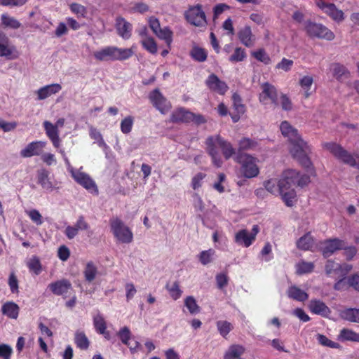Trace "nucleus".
Masks as SVG:
<instances>
[{
    "instance_id": "obj_32",
    "label": "nucleus",
    "mask_w": 359,
    "mask_h": 359,
    "mask_svg": "<svg viewBox=\"0 0 359 359\" xmlns=\"http://www.w3.org/2000/svg\"><path fill=\"white\" fill-rule=\"evenodd\" d=\"M1 24L4 28L11 29H18L22 26L21 22L18 20L8 13L1 14Z\"/></svg>"
},
{
    "instance_id": "obj_3",
    "label": "nucleus",
    "mask_w": 359,
    "mask_h": 359,
    "mask_svg": "<svg viewBox=\"0 0 359 359\" xmlns=\"http://www.w3.org/2000/svg\"><path fill=\"white\" fill-rule=\"evenodd\" d=\"M205 150L210 156L212 164L217 168H220L223 164L219 149H221L226 160L229 159L235 154V149L232 144L219 135L208 137L205 140Z\"/></svg>"
},
{
    "instance_id": "obj_57",
    "label": "nucleus",
    "mask_w": 359,
    "mask_h": 359,
    "mask_svg": "<svg viewBox=\"0 0 359 359\" xmlns=\"http://www.w3.org/2000/svg\"><path fill=\"white\" fill-rule=\"evenodd\" d=\"M316 339H317L318 343L320 344L322 346H327V347H330V348H338V346H339V344L337 343L330 340L325 335L318 334L316 335Z\"/></svg>"
},
{
    "instance_id": "obj_35",
    "label": "nucleus",
    "mask_w": 359,
    "mask_h": 359,
    "mask_svg": "<svg viewBox=\"0 0 359 359\" xmlns=\"http://www.w3.org/2000/svg\"><path fill=\"white\" fill-rule=\"evenodd\" d=\"M239 150H259L260 141L257 140L250 139L248 137L242 138L238 142Z\"/></svg>"
},
{
    "instance_id": "obj_58",
    "label": "nucleus",
    "mask_w": 359,
    "mask_h": 359,
    "mask_svg": "<svg viewBox=\"0 0 359 359\" xmlns=\"http://www.w3.org/2000/svg\"><path fill=\"white\" fill-rule=\"evenodd\" d=\"M125 290L128 302L130 301L137 293V289L133 283H127L125 285Z\"/></svg>"
},
{
    "instance_id": "obj_15",
    "label": "nucleus",
    "mask_w": 359,
    "mask_h": 359,
    "mask_svg": "<svg viewBox=\"0 0 359 359\" xmlns=\"http://www.w3.org/2000/svg\"><path fill=\"white\" fill-rule=\"evenodd\" d=\"M316 5L330 18L337 22H341L344 20V12L337 8L334 4L326 3L323 0H316Z\"/></svg>"
},
{
    "instance_id": "obj_41",
    "label": "nucleus",
    "mask_w": 359,
    "mask_h": 359,
    "mask_svg": "<svg viewBox=\"0 0 359 359\" xmlns=\"http://www.w3.org/2000/svg\"><path fill=\"white\" fill-rule=\"evenodd\" d=\"M341 341H351L359 342V333L349 329H342L339 335Z\"/></svg>"
},
{
    "instance_id": "obj_59",
    "label": "nucleus",
    "mask_w": 359,
    "mask_h": 359,
    "mask_svg": "<svg viewBox=\"0 0 359 359\" xmlns=\"http://www.w3.org/2000/svg\"><path fill=\"white\" fill-rule=\"evenodd\" d=\"M74 228L76 229V231L79 233V231H86L90 228L88 223L86 221L83 216L81 215L79 217L74 225Z\"/></svg>"
},
{
    "instance_id": "obj_19",
    "label": "nucleus",
    "mask_w": 359,
    "mask_h": 359,
    "mask_svg": "<svg viewBox=\"0 0 359 359\" xmlns=\"http://www.w3.org/2000/svg\"><path fill=\"white\" fill-rule=\"evenodd\" d=\"M38 183L41 187L48 191H52L54 189H59L58 183L56 181H52L49 177V172L45 169L39 170L37 172Z\"/></svg>"
},
{
    "instance_id": "obj_47",
    "label": "nucleus",
    "mask_w": 359,
    "mask_h": 359,
    "mask_svg": "<svg viewBox=\"0 0 359 359\" xmlns=\"http://www.w3.org/2000/svg\"><path fill=\"white\" fill-rule=\"evenodd\" d=\"M313 269L314 265L312 262L300 261L296 264L297 273L299 274L311 273L313 270Z\"/></svg>"
},
{
    "instance_id": "obj_30",
    "label": "nucleus",
    "mask_w": 359,
    "mask_h": 359,
    "mask_svg": "<svg viewBox=\"0 0 359 359\" xmlns=\"http://www.w3.org/2000/svg\"><path fill=\"white\" fill-rule=\"evenodd\" d=\"M117 335L120 338L122 343L129 347L131 351H135L138 346H140V343L137 341H135V346H133L131 345V343L129 341L131 337V332L130 329L125 326L120 329V330L118 332Z\"/></svg>"
},
{
    "instance_id": "obj_64",
    "label": "nucleus",
    "mask_w": 359,
    "mask_h": 359,
    "mask_svg": "<svg viewBox=\"0 0 359 359\" xmlns=\"http://www.w3.org/2000/svg\"><path fill=\"white\" fill-rule=\"evenodd\" d=\"M215 278H216L217 285L219 289H223L224 287L226 286L229 279H228V276L226 273H218L216 276Z\"/></svg>"
},
{
    "instance_id": "obj_63",
    "label": "nucleus",
    "mask_w": 359,
    "mask_h": 359,
    "mask_svg": "<svg viewBox=\"0 0 359 359\" xmlns=\"http://www.w3.org/2000/svg\"><path fill=\"white\" fill-rule=\"evenodd\" d=\"M13 353L12 348L7 344H0V358L3 359H11Z\"/></svg>"
},
{
    "instance_id": "obj_11",
    "label": "nucleus",
    "mask_w": 359,
    "mask_h": 359,
    "mask_svg": "<svg viewBox=\"0 0 359 359\" xmlns=\"http://www.w3.org/2000/svg\"><path fill=\"white\" fill-rule=\"evenodd\" d=\"M262 92L259 94V102L264 105L273 104L278 105V94L274 86L266 82L261 85Z\"/></svg>"
},
{
    "instance_id": "obj_37",
    "label": "nucleus",
    "mask_w": 359,
    "mask_h": 359,
    "mask_svg": "<svg viewBox=\"0 0 359 359\" xmlns=\"http://www.w3.org/2000/svg\"><path fill=\"white\" fill-rule=\"evenodd\" d=\"M1 312L10 318L16 319L19 313V306L13 302H8L2 306Z\"/></svg>"
},
{
    "instance_id": "obj_12",
    "label": "nucleus",
    "mask_w": 359,
    "mask_h": 359,
    "mask_svg": "<svg viewBox=\"0 0 359 359\" xmlns=\"http://www.w3.org/2000/svg\"><path fill=\"white\" fill-rule=\"evenodd\" d=\"M352 269V266L348 264H339L332 260H327L325 264L326 274L334 279L345 277Z\"/></svg>"
},
{
    "instance_id": "obj_8",
    "label": "nucleus",
    "mask_w": 359,
    "mask_h": 359,
    "mask_svg": "<svg viewBox=\"0 0 359 359\" xmlns=\"http://www.w3.org/2000/svg\"><path fill=\"white\" fill-rule=\"evenodd\" d=\"M304 30L306 34L311 38H318L327 41H332L335 38L334 32L320 23L306 21L304 23Z\"/></svg>"
},
{
    "instance_id": "obj_14",
    "label": "nucleus",
    "mask_w": 359,
    "mask_h": 359,
    "mask_svg": "<svg viewBox=\"0 0 359 359\" xmlns=\"http://www.w3.org/2000/svg\"><path fill=\"white\" fill-rule=\"evenodd\" d=\"M72 177L79 184L90 193L97 194L98 189L97 185L88 174L81 172V169H78L73 173Z\"/></svg>"
},
{
    "instance_id": "obj_61",
    "label": "nucleus",
    "mask_w": 359,
    "mask_h": 359,
    "mask_svg": "<svg viewBox=\"0 0 359 359\" xmlns=\"http://www.w3.org/2000/svg\"><path fill=\"white\" fill-rule=\"evenodd\" d=\"M293 64L294 62L292 60L284 57L276 65V68L282 69L284 72H289L292 69Z\"/></svg>"
},
{
    "instance_id": "obj_5",
    "label": "nucleus",
    "mask_w": 359,
    "mask_h": 359,
    "mask_svg": "<svg viewBox=\"0 0 359 359\" xmlns=\"http://www.w3.org/2000/svg\"><path fill=\"white\" fill-rule=\"evenodd\" d=\"M110 229L116 241L120 243H130L133 239V233L130 229L123 221L113 217L109 221Z\"/></svg>"
},
{
    "instance_id": "obj_7",
    "label": "nucleus",
    "mask_w": 359,
    "mask_h": 359,
    "mask_svg": "<svg viewBox=\"0 0 359 359\" xmlns=\"http://www.w3.org/2000/svg\"><path fill=\"white\" fill-rule=\"evenodd\" d=\"M323 147L344 163L351 166H357L359 169L358 156H353L341 146L334 142L325 143L323 144Z\"/></svg>"
},
{
    "instance_id": "obj_45",
    "label": "nucleus",
    "mask_w": 359,
    "mask_h": 359,
    "mask_svg": "<svg viewBox=\"0 0 359 359\" xmlns=\"http://www.w3.org/2000/svg\"><path fill=\"white\" fill-rule=\"evenodd\" d=\"M252 55L258 61L267 65L271 62V57L263 48H259L252 53Z\"/></svg>"
},
{
    "instance_id": "obj_62",
    "label": "nucleus",
    "mask_w": 359,
    "mask_h": 359,
    "mask_svg": "<svg viewBox=\"0 0 359 359\" xmlns=\"http://www.w3.org/2000/svg\"><path fill=\"white\" fill-rule=\"evenodd\" d=\"M226 180V175L224 173H219L218 175V181L213 184V188L219 193H223L224 191V186L223 183Z\"/></svg>"
},
{
    "instance_id": "obj_50",
    "label": "nucleus",
    "mask_w": 359,
    "mask_h": 359,
    "mask_svg": "<svg viewBox=\"0 0 359 359\" xmlns=\"http://www.w3.org/2000/svg\"><path fill=\"white\" fill-rule=\"evenodd\" d=\"M246 57L245 50L241 47L235 48L233 53L229 57V60L231 62L243 61Z\"/></svg>"
},
{
    "instance_id": "obj_1",
    "label": "nucleus",
    "mask_w": 359,
    "mask_h": 359,
    "mask_svg": "<svg viewBox=\"0 0 359 359\" xmlns=\"http://www.w3.org/2000/svg\"><path fill=\"white\" fill-rule=\"evenodd\" d=\"M310 182L308 175H300L294 169L285 170L279 180L270 179L264 182L266 189L273 195H280L287 206H292L296 198L294 187H303Z\"/></svg>"
},
{
    "instance_id": "obj_20",
    "label": "nucleus",
    "mask_w": 359,
    "mask_h": 359,
    "mask_svg": "<svg viewBox=\"0 0 359 359\" xmlns=\"http://www.w3.org/2000/svg\"><path fill=\"white\" fill-rule=\"evenodd\" d=\"M238 37L241 43L246 47H252L256 41V36L249 25H245L239 29Z\"/></svg>"
},
{
    "instance_id": "obj_51",
    "label": "nucleus",
    "mask_w": 359,
    "mask_h": 359,
    "mask_svg": "<svg viewBox=\"0 0 359 359\" xmlns=\"http://www.w3.org/2000/svg\"><path fill=\"white\" fill-rule=\"evenodd\" d=\"M134 118L131 116L124 118L121 122V130L124 134H128L133 128Z\"/></svg>"
},
{
    "instance_id": "obj_34",
    "label": "nucleus",
    "mask_w": 359,
    "mask_h": 359,
    "mask_svg": "<svg viewBox=\"0 0 359 359\" xmlns=\"http://www.w3.org/2000/svg\"><path fill=\"white\" fill-rule=\"evenodd\" d=\"M313 83V77L311 75H304L299 79V84L304 96L308 98L311 94V88Z\"/></svg>"
},
{
    "instance_id": "obj_9",
    "label": "nucleus",
    "mask_w": 359,
    "mask_h": 359,
    "mask_svg": "<svg viewBox=\"0 0 359 359\" xmlns=\"http://www.w3.org/2000/svg\"><path fill=\"white\" fill-rule=\"evenodd\" d=\"M184 16L187 21L195 27H205L207 25L206 15L200 4L189 6Z\"/></svg>"
},
{
    "instance_id": "obj_17",
    "label": "nucleus",
    "mask_w": 359,
    "mask_h": 359,
    "mask_svg": "<svg viewBox=\"0 0 359 359\" xmlns=\"http://www.w3.org/2000/svg\"><path fill=\"white\" fill-rule=\"evenodd\" d=\"M149 97L153 105L162 114L167 113L171 107L170 102L157 89L151 91Z\"/></svg>"
},
{
    "instance_id": "obj_6",
    "label": "nucleus",
    "mask_w": 359,
    "mask_h": 359,
    "mask_svg": "<svg viewBox=\"0 0 359 359\" xmlns=\"http://www.w3.org/2000/svg\"><path fill=\"white\" fill-rule=\"evenodd\" d=\"M235 160L241 165V172L246 178L257 177L259 173L258 160L248 154L238 155Z\"/></svg>"
},
{
    "instance_id": "obj_4",
    "label": "nucleus",
    "mask_w": 359,
    "mask_h": 359,
    "mask_svg": "<svg viewBox=\"0 0 359 359\" xmlns=\"http://www.w3.org/2000/svg\"><path fill=\"white\" fill-rule=\"evenodd\" d=\"M134 46L130 48H122L115 46H104L93 53L95 60L100 62L123 61L134 55Z\"/></svg>"
},
{
    "instance_id": "obj_43",
    "label": "nucleus",
    "mask_w": 359,
    "mask_h": 359,
    "mask_svg": "<svg viewBox=\"0 0 359 359\" xmlns=\"http://www.w3.org/2000/svg\"><path fill=\"white\" fill-rule=\"evenodd\" d=\"M215 256V251L213 249L202 251L199 255L198 259L203 265H207L213 261Z\"/></svg>"
},
{
    "instance_id": "obj_36",
    "label": "nucleus",
    "mask_w": 359,
    "mask_h": 359,
    "mask_svg": "<svg viewBox=\"0 0 359 359\" xmlns=\"http://www.w3.org/2000/svg\"><path fill=\"white\" fill-rule=\"evenodd\" d=\"M287 295L290 298L299 302H304L309 297L308 294L305 291L295 285H292L288 288Z\"/></svg>"
},
{
    "instance_id": "obj_23",
    "label": "nucleus",
    "mask_w": 359,
    "mask_h": 359,
    "mask_svg": "<svg viewBox=\"0 0 359 359\" xmlns=\"http://www.w3.org/2000/svg\"><path fill=\"white\" fill-rule=\"evenodd\" d=\"M116 28L118 34L123 39H128L132 34V25L124 18L119 17L116 20Z\"/></svg>"
},
{
    "instance_id": "obj_38",
    "label": "nucleus",
    "mask_w": 359,
    "mask_h": 359,
    "mask_svg": "<svg viewBox=\"0 0 359 359\" xmlns=\"http://www.w3.org/2000/svg\"><path fill=\"white\" fill-rule=\"evenodd\" d=\"M142 48L152 55L158 52V46L155 39L151 36L149 38L142 39L140 41Z\"/></svg>"
},
{
    "instance_id": "obj_52",
    "label": "nucleus",
    "mask_w": 359,
    "mask_h": 359,
    "mask_svg": "<svg viewBox=\"0 0 359 359\" xmlns=\"http://www.w3.org/2000/svg\"><path fill=\"white\" fill-rule=\"evenodd\" d=\"M25 213L30 219L37 226L41 225L43 222L42 215L36 209L25 210Z\"/></svg>"
},
{
    "instance_id": "obj_18",
    "label": "nucleus",
    "mask_w": 359,
    "mask_h": 359,
    "mask_svg": "<svg viewBox=\"0 0 359 359\" xmlns=\"http://www.w3.org/2000/svg\"><path fill=\"white\" fill-rule=\"evenodd\" d=\"M46 136L52 142L53 147L59 149L61 144V140L60 138V130L56 128L53 123L48 121H45L43 123Z\"/></svg>"
},
{
    "instance_id": "obj_60",
    "label": "nucleus",
    "mask_w": 359,
    "mask_h": 359,
    "mask_svg": "<svg viewBox=\"0 0 359 359\" xmlns=\"http://www.w3.org/2000/svg\"><path fill=\"white\" fill-rule=\"evenodd\" d=\"M206 177V175L203 172H198L192 178L191 186L196 190L202 186L203 180Z\"/></svg>"
},
{
    "instance_id": "obj_13",
    "label": "nucleus",
    "mask_w": 359,
    "mask_h": 359,
    "mask_svg": "<svg viewBox=\"0 0 359 359\" xmlns=\"http://www.w3.org/2000/svg\"><path fill=\"white\" fill-rule=\"evenodd\" d=\"M345 248V241L339 238L329 239L322 241L318 245V250L325 257H328L336 251Z\"/></svg>"
},
{
    "instance_id": "obj_22",
    "label": "nucleus",
    "mask_w": 359,
    "mask_h": 359,
    "mask_svg": "<svg viewBox=\"0 0 359 359\" xmlns=\"http://www.w3.org/2000/svg\"><path fill=\"white\" fill-rule=\"evenodd\" d=\"M206 84L210 90L221 95L224 94L228 89L227 85L224 81L219 80V79L215 74L209 76L206 80Z\"/></svg>"
},
{
    "instance_id": "obj_48",
    "label": "nucleus",
    "mask_w": 359,
    "mask_h": 359,
    "mask_svg": "<svg viewBox=\"0 0 359 359\" xmlns=\"http://www.w3.org/2000/svg\"><path fill=\"white\" fill-rule=\"evenodd\" d=\"M191 55L195 60L203 62L207 58V52L205 49L196 46L191 50Z\"/></svg>"
},
{
    "instance_id": "obj_42",
    "label": "nucleus",
    "mask_w": 359,
    "mask_h": 359,
    "mask_svg": "<svg viewBox=\"0 0 359 359\" xmlns=\"http://www.w3.org/2000/svg\"><path fill=\"white\" fill-rule=\"evenodd\" d=\"M185 307L188 309L189 312L195 315L200 312V307L198 305L195 298L192 296L187 297L184 301Z\"/></svg>"
},
{
    "instance_id": "obj_2",
    "label": "nucleus",
    "mask_w": 359,
    "mask_h": 359,
    "mask_svg": "<svg viewBox=\"0 0 359 359\" xmlns=\"http://www.w3.org/2000/svg\"><path fill=\"white\" fill-rule=\"evenodd\" d=\"M280 130L282 135L287 138L290 143V151L293 158L306 169L310 175H313L314 174L313 168L307 156V152L310 150L308 144L302 139L298 130L287 121L280 123Z\"/></svg>"
},
{
    "instance_id": "obj_54",
    "label": "nucleus",
    "mask_w": 359,
    "mask_h": 359,
    "mask_svg": "<svg viewBox=\"0 0 359 359\" xmlns=\"http://www.w3.org/2000/svg\"><path fill=\"white\" fill-rule=\"evenodd\" d=\"M168 291L170 297L174 299H178L182 293V291L180 290L179 284L177 282H175L172 285L167 286Z\"/></svg>"
},
{
    "instance_id": "obj_56",
    "label": "nucleus",
    "mask_w": 359,
    "mask_h": 359,
    "mask_svg": "<svg viewBox=\"0 0 359 359\" xmlns=\"http://www.w3.org/2000/svg\"><path fill=\"white\" fill-rule=\"evenodd\" d=\"M233 109L239 114H243L245 112V106L241 103V99L240 96L234 93L232 97Z\"/></svg>"
},
{
    "instance_id": "obj_31",
    "label": "nucleus",
    "mask_w": 359,
    "mask_h": 359,
    "mask_svg": "<svg viewBox=\"0 0 359 359\" xmlns=\"http://www.w3.org/2000/svg\"><path fill=\"white\" fill-rule=\"evenodd\" d=\"M245 348L240 344L231 345L226 351L224 359H241V356L244 354Z\"/></svg>"
},
{
    "instance_id": "obj_53",
    "label": "nucleus",
    "mask_w": 359,
    "mask_h": 359,
    "mask_svg": "<svg viewBox=\"0 0 359 359\" xmlns=\"http://www.w3.org/2000/svg\"><path fill=\"white\" fill-rule=\"evenodd\" d=\"M29 269L38 275L41 271V266L39 259L36 257H32L27 263Z\"/></svg>"
},
{
    "instance_id": "obj_24",
    "label": "nucleus",
    "mask_w": 359,
    "mask_h": 359,
    "mask_svg": "<svg viewBox=\"0 0 359 359\" xmlns=\"http://www.w3.org/2000/svg\"><path fill=\"white\" fill-rule=\"evenodd\" d=\"M48 287L55 295H63L72 287L71 283L65 279L60 280L48 285Z\"/></svg>"
},
{
    "instance_id": "obj_29",
    "label": "nucleus",
    "mask_w": 359,
    "mask_h": 359,
    "mask_svg": "<svg viewBox=\"0 0 359 359\" xmlns=\"http://www.w3.org/2000/svg\"><path fill=\"white\" fill-rule=\"evenodd\" d=\"M297 246L299 249L303 250L315 251L317 248L318 249V245H315L314 240L309 233L302 236L297 241Z\"/></svg>"
},
{
    "instance_id": "obj_26",
    "label": "nucleus",
    "mask_w": 359,
    "mask_h": 359,
    "mask_svg": "<svg viewBox=\"0 0 359 359\" xmlns=\"http://www.w3.org/2000/svg\"><path fill=\"white\" fill-rule=\"evenodd\" d=\"M0 57L14 60L19 57V53L15 46L10 44L8 40L6 39L4 42H0Z\"/></svg>"
},
{
    "instance_id": "obj_25",
    "label": "nucleus",
    "mask_w": 359,
    "mask_h": 359,
    "mask_svg": "<svg viewBox=\"0 0 359 359\" xmlns=\"http://www.w3.org/2000/svg\"><path fill=\"white\" fill-rule=\"evenodd\" d=\"M62 89V86L59 83H53L45 86L39 88L36 92L37 100H45L52 95L59 93Z\"/></svg>"
},
{
    "instance_id": "obj_33",
    "label": "nucleus",
    "mask_w": 359,
    "mask_h": 359,
    "mask_svg": "<svg viewBox=\"0 0 359 359\" xmlns=\"http://www.w3.org/2000/svg\"><path fill=\"white\" fill-rule=\"evenodd\" d=\"M339 316L345 320L359 323V308H345L339 311Z\"/></svg>"
},
{
    "instance_id": "obj_28",
    "label": "nucleus",
    "mask_w": 359,
    "mask_h": 359,
    "mask_svg": "<svg viewBox=\"0 0 359 359\" xmlns=\"http://www.w3.org/2000/svg\"><path fill=\"white\" fill-rule=\"evenodd\" d=\"M234 241L238 245L248 248L255 241L253 239V236H251L250 232L246 229H242L235 234Z\"/></svg>"
},
{
    "instance_id": "obj_39",
    "label": "nucleus",
    "mask_w": 359,
    "mask_h": 359,
    "mask_svg": "<svg viewBox=\"0 0 359 359\" xmlns=\"http://www.w3.org/2000/svg\"><path fill=\"white\" fill-rule=\"evenodd\" d=\"M172 32L168 27H165L163 28H161L155 35L160 39L163 40L168 48L170 47V45L172 41Z\"/></svg>"
},
{
    "instance_id": "obj_10",
    "label": "nucleus",
    "mask_w": 359,
    "mask_h": 359,
    "mask_svg": "<svg viewBox=\"0 0 359 359\" xmlns=\"http://www.w3.org/2000/svg\"><path fill=\"white\" fill-rule=\"evenodd\" d=\"M172 122H190L193 121L197 124L205 122V118L201 114H194L184 108L175 109L171 115Z\"/></svg>"
},
{
    "instance_id": "obj_16",
    "label": "nucleus",
    "mask_w": 359,
    "mask_h": 359,
    "mask_svg": "<svg viewBox=\"0 0 359 359\" xmlns=\"http://www.w3.org/2000/svg\"><path fill=\"white\" fill-rule=\"evenodd\" d=\"M47 142L45 141H34L29 143L21 149L20 154L23 158H30L34 156H41L46 147Z\"/></svg>"
},
{
    "instance_id": "obj_55",
    "label": "nucleus",
    "mask_w": 359,
    "mask_h": 359,
    "mask_svg": "<svg viewBox=\"0 0 359 359\" xmlns=\"http://www.w3.org/2000/svg\"><path fill=\"white\" fill-rule=\"evenodd\" d=\"M69 8L71 11L78 17H85L87 13L86 8L79 4H70Z\"/></svg>"
},
{
    "instance_id": "obj_21",
    "label": "nucleus",
    "mask_w": 359,
    "mask_h": 359,
    "mask_svg": "<svg viewBox=\"0 0 359 359\" xmlns=\"http://www.w3.org/2000/svg\"><path fill=\"white\" fill-rule=\"evenodd\" d=\"M309 309L311 313L323 317H327L331 313L329 307L323 302L316 299L310 301Z\"/></svg>"
},
{
    "instance_id": "obj_49",
    "label": "nucleus",
    "mask_w": 359,
    "mask_h": 359,
    "mask_svg": "<svg viewBox=\"0 0 359 359\" xmlns=\"http://www.w3.org/2000/svg\"><path fill=\"white\" fill-rule=\"evenodd\" d=\"M217 327L223 337H226L233 329V325L226 320H219L217 323Z\"/></svg>"
},
{
    "instance_id": "obj_46",
    "label": "nucleus",
    "mask_w": 359,
    "mask_h": 359,
    "mask_svg": "<svg viewBox=\"0 0 359 359\" xmlns=\"http://www.w3.org/2000/svg\"><path fill=\"white\" fill-rule=\"evenodd\" d=\"M93 325L98 333H104L107 329L106 321L100 313L93 317Z\"/></svg>"
},
{
    "instance_id": "obj_27",
    "label": "nucleus",
    "mask_w": 359,
    "mask_h": 359,
    "mask_svg": "<svg viewBox=\"0 0 359 359\" xmlns=\"http://www.w3.org/2000/svg\"><path fill=\"white\" fill-rule=\"evenodd\" d=\"M332 76L339 81L344 82L350 76V72L342 65L334 63L330 65Z\"/></svg>"
},
{
    "instance_id": "obj_40",
    "label": "nucleus",
    "mask_w": 359,
    "mask_h": 359,
    "mask_svg": "<svg viewBox=\"0 0 359 359\" xmlns=\"http://www.w3.org/2000/svg\"><path fill=\"white\" fill-rule=\"evenodd\" d=\"M74 341L77 347L81 349L86 350L89 347L90 341L82 331H77L75 333Z\"/></svg>"
},
{
    "instance_id": "obj_44",
    "label": "nucleus",
    "mask_w": 359,
    "mask_h": 359,
    "mask_svg": "<svg viewBox=\"0 0 359 359\" xmlns=\"http://www.w3.org/2000/svg\"><path fill=\"white\" fill-rule=\"evenodd\" d=\"M97 270L93 262H88L84 269L83 273L88 282H92L96 277Z\"/></svg>"
}]
</instances>
